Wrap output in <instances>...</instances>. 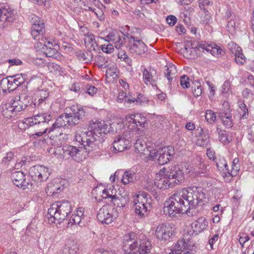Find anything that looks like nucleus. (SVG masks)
I'll list each match as a JSON object with an SVG mask.
<instances>
[{
	"mask_svg": "<svg viewBox=\"0 0 254 254\" xmlns=\"http://www.w3.org/2000/svg\"><path fill=\"white\" fill-rule=\"evenodd\" d=\"M206 198L205 191L201 187L193 186L184 189L166 201L164 212L170 217H175L196 206H202Z\"/></svg>",
	"mask_w": 254,
	"mask_h": 254,
	"instance_id": "nucleus-1",
	"label": "nucleus"
},
{
	"mask_svg": "<svg viewBox=\"0 0 254 254\" xmlns=\"http://www.w3.org/2000/svg\"><path fill=\"white\" fill-rule=\"evenodd\" d=\"M123 248L127 254H147L152 249L151 242L144 236H139L133 232L125 235L123 239Z\"/></svg>",
	"mask_w": 254,
	"mask_h": 254,
	"instance_id": "nucleus-2",
	"label": "nucleus"
},
{
	"mask_svg": "<svg viewBox=\"0 0 254 254\" xmlns=\"http://www.w3.org/2000/svg\"><path fill=\"white\" fill-rule=\"evenodd\" d=\"M89 131H87L86 139L87 146L89 147L88 150H92L104 141V137L109 131L108 125L104 121L92 120L89 122Z\"/></svg>",
	"mask_w": 254,
	"mask_h": 254,
	"instance_id": "nucleus-3",
	"label": "nucleus"
},
{
	"mask_svg": "<svg viewBox=\"0 0 254 254\" xmlns=\"http://www.w3.org/2000/svg\"><path fill=\"white\" fill-rule=\"evenodd\" d=\"M71 211V204L68 201H59L51 205L48 209L47 217L51 223H55L57 221L60 223Z\"/></svg>",
	"mask_w": 254,
	"mask_h": 254,
	"instance_id": "nucleus-4",
	"label": "nucleus"
},
{
	"mask_svg": "<svg viewBox=\"0 0 254 254\" xmlns=\"http://www.w3.org/2000/svg\"><path fill=\"white\" fill-rule=\"evenodd\" d=\"M148 195L145 192H140L134 198V206L135 213L140 217H144L150 209V202L148 199Z\"/></svg>",
	"mask_w": 254,
	"mask_h": 254,
	"instance_id": "nucleus-5",
	"label": "nucleus"
},
{
	"mask_svg": "<svg viewBox=\"0 0 254 254\" xmlns=\"http://www.w3.org/2000/svg\"><path fill=\"white\" fill-rule=\"evenodd\" d=\"M133 137V131L127 129L122 134L118 135L113 143V151L120 152L128 148L131 142L130 139Z\"/></svg>",
	"mask_w": 254,
	"mask_h": 254,
	"instance_id": "nucleus-6",
	"label": "nucleus"
},
{
	"mask_svg": "<svg viewBox=\"0 0 254 254\" xmlns=\"http://www.w3.org/2000/svg\"><path fill=\"white\" fill-rule=\"evenodd\" d=\"M118 216L117 211L109 204L103 205L99 210L97 218L103 224H109L114 221Z\"/></svg>",
	"mask_w": 254,
	"mask_h": 254,
	"instance_id": "nucleus-7",
	"label": "nucleus"
},
{
	"mask_svg": "<svg viewBox=\"0 0 254 254\" xmlns=\"http://www.w3.org/2000/svg\"><path fill=\"white\" fill-rule=\"evenodd\" d=\"M29 175L33 181L40 183L48 179L50 175L49 169L42 165H35L30 168Z\"/></svg>",
	"mask_w": 254,
	"mask_h": 254,
	"instance_id": "nucleus-8",
	"label": "nucleus"
},
{
	"mask_svg": "<svg viewBox=\"0 0 254 254\" xmlns=\"http://www.w3.org/2000/svg\"><path fill=\"white\" fill-rule=\"evenodd\" d=\"M174 187L180 184L184 180V174L178 166H172L171 168H163Z\"/></svg>",
	"mask_w": 254,
	"mask_h": 254,
	"instance_id": "nucleus-9",
	"label": "nucleus"
},
{
	"mask_svg": "<svg viewBox=\"0 0 254 254\" xmlns=\"http://www.w3.org/2000/svg\"><path fill=\"white\" fill-rule=\"evenodd\" d=\"M126 119L131 126V127H129L128 130L133 131V135L140 131L139 127H144L147 121L146 118L141 114L130 115L127 116Z\"/></svg>",
	"mask_w": 254,
	"mask_h": 254,
	"instance_id": "nucleus-10",
	"label": "nucleus"
},
{
	"mask_svg": "<svg viewBox=\"0 0 254 254\" xmlns=\"http://www.w3.org/2000/svg\"><path fill=\"white\" fill-rule=\"evenodd\" d=\"M64 149L66 159L70 157L77 162H81L86 158V152L82 148L78 149L74 146L66 145Z\"/></svg>",
	"mask_w": 254,
	"mask_h": 254,
	"instance_id": "nucleus-11",
	"label": "nucleus"
},
{
	"mask_svg": "<svg viewBox=\"0 0 254 254\" xmlns=\"http://www.w3.org/2000/svg\"><path fill=\"white\" fill-rule=\"evenodd\" d=\"M100 37L106 41L114 43L117 49L120 48L123 44L124 40L122 39L119 32L116 30H106L100 33Z\"/></svg>",
	"mask_w": 254,
	"mask_h": 254,
	"instance_id": "nucleus-12",
	"label": "nucleus"
},
{
	"mask_svg": "<svg viewBox=\"0 0 254 254\" xmlns=\"http://www.w3.org/2000/svg\"><path fill=\"white\" fill-rule=\"evenodd\" d=\"M130 44L129 51L136 55H141L147 51V47L140 39L134 36H130L129 38Z\"/></svg>",
	"mask_w": 254,
	"mask_h": 254,
	"instance_id": "nucleus-13",
	"label": "nucleus"
},
{
	"mask_svg": "<svg viewBox=\"0 0 254 254\" xmlns=\"http://www.w3.org/2000/svg\"><path fill=\"white\" fill-rule=\"evenodd\" d=\"M174 233V229L170 224H161L155 230L156 237L161 240H168Z\"/></svg>",
	"mask_w": 254,
	"mask_h": 254,
	"instance_id": "nucleus-14",
	"label": "nucleus"
},
{
	"mask_svg": "<svg viewBox=\"0 0 254 254\" xmlns=\"http://www.w3.org/2000/svg\"><path fill=\"white\" fill-rule=\"evenodd\" d=\"M44 33V23L40 17L34 16L32 18L31 35L35 40H39Z\"/></svg>",
	"mask_w": 254,
	"mask_h": 254,
	"instance_id": "nucleus-15",
	"label": "nucleus"
},
{
	"mask_svg": "<svg viewBox=\"0 0 254 254\" xmlns=\"http://www.w3.org/2000/svg\"><path fill=\"white\" fill-rule=\"evenodd\" d=\"M66 112L68 113L74 125H77L82 121L86 114L84 109L82 107L77 105H72L66 108Z\"/></svg>",
	"mask_w": 254,
	"mask_h": 254,
	"instance_id": "nucleus-16",
	"label": "nucleus"
},
{
	"mask_svg": "<svg viewBox=\"0 0 254 254\" xmlns=\"http://www.w3.org/2000/svg\"><path fill=\"white\" fill-rule=\"evenodd\" d=\"M73 120H71L70 116L68 112L62 114L52 124L50 127L49 131H53L57 128L62 127H72L74 126Z\"/></svg>",
	"mask_w": 254,
	"mask_h": 254,
	"instance_id": "nucleus-17",
	"label": "nucleus"
},
{
	"mask_svg": "<svg viewBox=\"0 0 254 254\" xmlns=\"http://www.w3.org/2000/svg\"><path fill=\"white\" fill-rule=\"evenodd\" d=\"M168 177L166 172H163V168L160 170L159 174H156L155 180V185L160 189H167L174 187Z\"/></svg>",
	"mask_w": 254,
	"mask_h": 254,
	"instance_id": "nucleus-18",
	"label": "nucleus"
},
{
	"mask_svg": "<svg viewBox=\"0 0 254 254\" xmlns=\"http://www.w3.org/2000/svg\"><path fill=\"white\" fill-rule=\"evenodd\" d=\"M196 48L199 51L202 50L204 52V50H205L217 57L222 55L224 53L222 48L214 43L208 44L205 42H201L198 44Z\"/></svg>",
	"mask_w": 254,
	"mask_h": 254,
	"instance_id": "nucleus-19",
	"label": "nucleus"
},
{
	"mask_svg": "<svg viewBox=\"0 0 254 254\" xmlns=\"http://www.w3.org/2000/svg\"><path fill=\"white\" fill-rule=\"evenodd\" d=\"M25 177V174L21 171H15L11 174V179L15 186L22 187L23 189H30L29 186L31 189H34V187H32L33 184L27 181Z\"/></svg>",
	"mask_w": 254,
	"mask_h": 254,
	"instance_id": "nucleus-20",
	"label": "nucleus"
},
{
	"mask_svg": "<svg viewBox=\"0 0 254 254\" xmlns=\"http://www.w3.org/2000/svg\"><path fill=\"white\" fill-rule=\"evenodd\" d=\"M14 10L10 7L6 6L0 7V22L3 25H6L11 22L15 18Z\"/></svg>",
	"mask_w": 254,
	"mask_h": 254,
	"instance_id": "nucleus-21",
	"label": "nucleus"
},
{
	"mask_svg": "<svg viewBox=\"0 0 254 254\" xmlns=\"http://www.w3.org/2000/svg\"><path fill=\"white\" fill-rule=\"evenodd\" d=\"M30 118L33 125L41 124V126L43 127H44V125H48L49 123L53 120L52 115L48 113H39Z\"/></svg>",
	"mask_w": 254,
	"mask_h": 254,
	"instance_id": "nucleus-22",
	"label": "nucleus"
},
{
	"mask_svg": "<svg viewBox=\"0 0 254 254\" xmlns=\"http://www.w3.org/2000/svg\"><path fill=\"white\" fill-rule=\"evenodd\" d=\"M62 254H79V245L76 241L68 240L62 250Z\"/></svg>",
	"mask_w": 254,
	"mask_h": 254,
	"instance_id": "nucleus-23",
	"label": "nucleus"
},
{
	"mask_svg": "<svg viewBox=\"0 0 254 254\" xmlns=\"http://www.w3.org/2000/svg\"><path fill=\"white\" fill-rule=\"evenodd\" d=\"M208 222L203 217L198 218L191 224V228L196 235L203 232L207 227Z\"/></svg>",
	"mask_w": 254,
	"mask_h": 254,
	"instance_id": "nucleus-24",
	"label": "nucleus"
},
{
	"mask_svg": "<svg viewBox=\"0 0 254 254\" xmlns=\"http://www.w3.org/2000/svg\"><path fill=\"white\" fill-rule=\"evenodd\" d=\"M229 49L231 52L235 55V60L237 63L243 64L245 60L244 59V55L242 53V50L240 47L233 42H231L228 44Z\"/></svg>",
	"mask_w": 254,
	"mask_h": 254,
	"instance_id": "nucleus-25",
	"label": "nucleus"
},
{
	"mask_svg": "<svg viewBox=\"0 0 254 254\" xmlns=\"http://www.w3.org/2000/svg\"><path fill=\"white\" fill-rule=\"evenodd\" d=\"M8 102L11 104L12 109L16 114L25 109L27 106V104L21 100L20 96L18 95L13 97Z\"/></svg>",
	"mask_w": 254,
	"mask_h": 254,
	"instance_id": "nucleus-26",
	"label": "nucleus"
},
{
	"mask_svg": "<svg viewBox=\"0 0 254 254\" xmlns=\"http://www.w3.org/2000/svg\"><path fill=\"white\" fill-rule=\"evenodd\" d=\"M171 149L169 147H164L159 150V155L157 158L158 163L164 165L168 163L172 154L170 152Z\"/></svg>",
	"mask_w": 254,
	"mask_h": 254,
	"instance_id": "nucleus-27",
	"label": "nucleus"
},
{
	"mask_svg": "<svg viewBox=\"0 0 254 254\" xmlns=\"http://www.w3.org/2000/svg\"><path fill=\"white\" fill-rule=\"evenodd\" d=\"M63 189V187L59 183L58 180H56L48 184L46 191L48 195H53L59 193Z\"/></svg>",
	"mask_w": 254,
	"mask_h": 254,
	"instance_id": "nucleus-28",
	"label": "nucleus"
},
{
	"mask_svg": "<svg viewBox=\"0 0 254 254\" xmlns=\"http://www.w3.org/2000/svg\"><path fill=\"white\" fill-rule=\"evenodd\" d=\"M143 80L144 83L148 85L151 84L152 86L156 85L155 79H154L150 69L148 70L145 67H142Z\"/></svg>",
	"mask_w": 254,
	"mask_h": 254,
	"instance_id": "nucleus-29",
	"label": "nucleus"
},
{
	"mask_svg": "<svg viewBox=\"0 0 254 254\" xmlns=\"http://www.w3.org/2000/svg\"><path fill=\"white\" fill-rule=\"evenodd\" d=\"M166 67L167 68L164 72V75L167 77L169 82H170L176 77L177 70L176 66L172 64H168Z\"/></svg>",
	"mask_w": 254,
	"mask_h": 254,
	"instance_id": "nucleus-30",
	"label": "nucleus"
},
{
	"mask_svg": "<svg viewBox=\"0 0 254 254\" xmlns=\"http://www.w3.org/2000/svg\"><path fill=\"white\" fill-rule=\"evenodd\" d=\"M111 202H113L115 206L117 207L122 208L125 207L128 202V197L127 196H122L119 195H116L113 199H111Z\"/></svg>",
	"mask_w": 254,
	"mask_h": 254,
	"instance_id": "nucleus-31",
	"label": "nucleus"
},
{
	"mask_svg": "<svg viewBox=\"0 0 254 254\" xmlns=\"http://www.w3.org/2000/svg\"><path fill=\"white\" fill-rule=\"evenodd\" d=\"M136 180V174L131 170L126 171L122 176V182L125 185L133 183Z\"/></svg>",
	"mask_w": 254,
	"mask_h": 254,
	"instance_id": "nucleus-32",
	"label": "nucleus"
},
{
	"mask_svg": "<svg viewBox=\"0 0 254 254\" xmlns=\"http://www.w3.org/2000/svg\"><path fill=\"white\" fill-rule=\"evenodd\" d=\"M44 127H42L41 126V124H37L36 125H34L33 127H34L35 129V133L32 134L34 138H36L39 136H41L43 135L44 134L46 133L47 131L48 133L52 132V131H49L50 128L48 127V125H44Z\"/></svg>",
	"mask_w": 254,
	"mask_h": 254,
	"instance_id": "nucleus-33",
	"label": "nucleus"
},
{
	"mask_svg": "<svg viewBox=\"0 0 254 254\" xmlns=\"http://www.w3.org/2000/svg\"><path fill=\"white\" fill-rule=\"evenodd\" d=\"M2 114L3 117L8 119L14 117L17 114L12 109V107L9 102L6 103L2 106Z\"/></svg>",
	"mask_w": 254,
	"mask_h": 254,
	"instance_id": "nucleus-34",
	"label": "nucleus"
},
{
	"mask_svg": "<svg viewBox=\"0 0 254 254\" xmlns=\"http://www.w3.org/2000/svg\"><path fill=\"white\" fill-rule=\"evenodd\" d=\"M38 41V47H42V49H44L45 48H49V47H54L57 45V42L51 39L46 38L42 35L41 38H40L39 40H36Z\"/></svg>",
	"mask_w": 254,
	"mask_h": 254,
	"instance_id": "nucleus-35",
	"label": "nucleus"
},
{
	"mask_svg": "<svg viewBox=\"0 0 254 254\" xmlns=\"http://www.w3.org/2000/svg\"><path fill=\"white\" fill-rule=\"evenodd\" d=\"M86 136H87V131L82 133V134L76 132L74 134V140L78 142L80 144L83 145L85 149L87 151H90V150H88L89 147L85 145L86 144V139L87 138ZM88 137H89V136H88Z\"/></svg>",
	"mask_w": 254,
	"mask_h": 254,
	"instance_id": "nucleus-36",
	"label": "nucleus"
},
{
	"mask_svg": "<svg viewBox=\"0 0 254 254\" xmlns=\"http://www.w3.org/2000/svg\"><path fill=\"white\" fill-rule=\"evenodd\" d=\"M75 55L79 61L85 63L91 62L93 58L92 55L90 52L78 51L76 52Z\"/></svg>",
	"mask_w": 254,
	"mask_h": 254,
	"instance_id": "nucleus-37",
	"label": "nucleus"
},
{
	"mask_svg": "<svg viewBox=\"0 0 254 254\" xmlns=\"http://www.w3.org/2000/svg\"><path fill=\"white\" fill-rule=\"evenodd\" d=\"M240 165L239 163V160L238 158H235L233 159L231 170L228 169L227 171V175L232 177L236 176L238 172L240 170Z\"/></svg>",
	"mask_w": 254,
	"mask_h": 254,
	"instance_id": "nucleus-38",
	"label": "nucleus"
},
{
	"mask_svg": "<svg viewBox=\"0 0 254 254\" xmlns=\"http://www.w3.org/2000/svg\"><path fill=\"white\" fill-rule=\"evenodd\" d=\"M1 85L4 86V90H7L8 92H11L16 89L18 86L13 82L12 79H3L1 81Z\"/></svg>",
	"mask_w": 254,
	"mask_h": 254,
	"instance_id": "nucleus-39",
	"label": "nucleus"
},
{
	"mask_svg": "<svg viewBox=\"0 0 254 254\" xmlns=\"http://www.w3.org/2000/svg\"><path fill=\"white\" fill-rule=\"evenodd\" d=\"M65 148V145H64L63 146H57L54 148H51L49 150V152H53V153L58 158H65V150L64 149Z\"/></svg>",
	"mask_w": 254,
	"mask_h": 254,
	"instance_id": "nucleus-40",
	"label": "nucleus"
},
{
	"mask_svg": "<svg viewBox=\"0 0 254 254\" xmlns=\"http://www.w3.org/2000/svg\"><path fill=\"white\" fill-rule=\"evenodd\" d=\"M116 190L114 189V187H110L109 188L105 189L102 190L101 197L103 199L111 198L113 199L114 196H116Z\"/></svg>",
	"mask_w": 254,
	"mask_h": 254,
	"instance_id": "nucleus-41",
	"label": "nucleus"
},
{
	"mask_svg": "<svg viewBox=\"0 0 254 254\" xmlns=\"http://www.w3.org/2000/svg\"><path fill=\"white\" fill-rule=\"evenodd\" d=\"M116 190L114 189V187H110L109 188L105 189L102 190L101 197L103 199L111 198L113 199L114 196H116Z\"/></svg>",
	"mask_w": 254,
	"mask_h": 254,
	"instance_id": "nucleus-42",
	"label": "nucleus"
},
{
	"mask_svg": "<svg viewBox=\"0 0 254 254\" xmlns=\"http://www.w3.org/2000/svg\"><path fill=\"white\" fill-rule=\"evenodd\" d=\"M206 171V167L203 162H200L199 166L194 168L191 172V175L194 177L201 176V174L205 173Z\"/></svg>",
	"mask_w": 254,
	"mask_h": 254,
	"instance_id": "nucleus-43",
	"label": "nucleus"
},
{
	"mask_svg": "<svg viewBox=\"0 0 254 254\" xmlns=\"http://www.w3.org/2000/svg\"><path fill=\"white\" fill-rule=\"evenodd\" d=\"M33 124L30 118L24 119L19 122L18 128L21 130H25L31 127H33Z\"/></svg>",
	"mask_w": 254,
	"mask_h": 254,
	"instance_id": "nucleus-44",
	"label": "nucleus"
},
{
	"mask_svg": "<svg viewBox=\"0 0 254 254\" xmlns=\"http://www.w3.org/2000/svg\"><path fill=\"white\" fill-rule=\"evenodd\" d=\"M205 117L206 121L210 124L213 123L216 120L215 113L211 110L206 111Z\"/></svg>",
	"mask_w": 254,
	"mask_h": 254,
	"instance_id": "nucleus-45",
	"label": "nucleus"
},
{
	"mask_svg": "<svg viewBox=\"0 0 254 254\" xmlns=\"http://www.w3.org/2000/svg\"><path fill=\"white\" fill-rule=\"evenodd\" d=\"M82 220L81 217L72 214L67 223V227H72L73 225H78Z\"/></svg>",
	"mask_w": 254,
	"mask_h": 254,
	"instance_id": "nucleus-46",
	"label": "nucleus"
},
{
	"mask_svg": "<svg viewBox=\"0 0 254 254\" xmlns=\"http://www.w3.org/2000/svg\"><path fill=\"white\" fill-rule=\"evenodd\" d=\"M210 6L209 0H199V6L203 13H207L209 11Z\"/></svg>",
	"mask_w": 254,
	"mask_h": 254,
	"instance_id": "nucleus-47",
	"label": "nucleus"
},
{
	"mask_svg": "<svg viewBox=\"0 0 254 254\" xmlns=\"http://www.w3.org/2000/svg\"><path fill=\"white\" fill-rule=\"evenodd\" d=\"M43 50H44V54L47 57L56 58V55L58 54L57 50L51 47L45 48Z\"/></svg>",
	"mask_w": 254,
	"mask_h": 254,
	"instance_id": "nucleus-48",
	"label": "nucleus"
},
{
	"mask_svg": "<svg viewBox=\"0 0 254 254\" xmlns=\"http://www.w3.org/2000/svg\"><path fill=\"white\" fill-rule=\"evenodd\" d=\"M209 135L208 134H206L203 135V134L200 135V138L197 139L196 141V144L199 146H204L207 145L209 142Z\"/></svg>",
	"mask_w": 254,
	"mask_h": 254,
	"instance_id": "nucleus-49",
	"label": "nucleus"
},
{
	"mask_svg": "<svg viewBox=\"0 0 254 254\" xmlns=\"http://www.w3.org/2000/svg\"><path fill=\"white\" fill-rule=\"evenodd\" d=\"M219 138L220 141L223 143H229L231 139L229 138L226 131L222 130L219 132Z\"/></svg>",
	"mask_w": 254,
	"mask_h": 254,
	"instance_id": "nucleus-50",
	"label": "nucleus"
},
{
	"mask_svg": "<svg viewBox=\"0 0 254 254\" xmlns=\"http://www.w3.org/2000/svg\"><path fill=\"white\" fill-rule=\"evenodd\" d=\"M36 96L43 98L45 100V103H50L51 100L49 97V92L46 90H40L37 92Z\"/></svg>",
	"mask_w": 254,
	"mask_h": 254,
	"instance_id": "nucleus-51",
	"label": "nucleus"
},
{
	"mask_svg": "<svg viewBox=\"0 0 254 254\" xmlns=\"http://www.w3.org/2000/svg\"><path fill=\"white\" fill-rule=\"evenodd\" d=\"M180 85L185 89L190 86V78L186 75H183L180 77Z\"/></svg>",
	"mask_w": 254,
	"mask_h": 254,
	"instance_id": "nucleus-52",
	"label": "nucleus"
},
{
	"mask_svg": "<svg viewBox=\"0 0 254 254\" xmlns=\"http://www.w3.org/2000/svg\"><path fill=\"white\" fill-rule=\"evenodd\" d=\"M134 147L138 152L142 153L146 148L145 143L140 139H137L134 144Z\"/></svg>",
	"mask_w": 254,
	"mask_h": 254,
	"instance_id": "nucleus-53",
	"label": "nucleus"
},
{
	"mask_svg": "<svg viewBox=\"0 0 254 254\" xmlns=\"http://www.w3.org/2000/svg\"><path fill=\"white\" fill-rule=\"evenodd\" d=\"M193 94L195 97H198L202 94V87L200 83H196L192 86Z\"/></svg>",
	"mask_w": 254,
	"mask_h": 254,
	"instance_id": "nucleus-54",
	"label": "nucleus"
},
{
	"mask_svg": "<svg viewBox=\"0 0 254 254\" xmlns=\"http://www.w3.org/2000/svg\"><path fill=\"white\" fill-rule=\"evenodd\" d=\"M216 165L218 168L221 169L224 172H225L226 175H227V171L228 170V165L225 159H220L219 161L217 162Z\"/></svg>",
	"mask_w": 254,
	"mask_h": 254,
	"instance_id": "nucleus-55",
	"label": "nucleus"
},
{
	"mask_svg": "<svg viewBox=\"0 0 254 254\" xmlns=\"http://www.w3.org/2000/svg\"><path fill=\"white\" fill-rule=\"evenodd\" d=\"M106 77H112L113 78H115L118 76V69L116 67H110L106 70Z\"/></svg>",
	"mask_w": 254,
	"mask_h": 254,
	"instance_id": "nucleus-56",
	"label": "nucleus"
},
{
	"mask_svg": "<svg viewBox=\"0 0 254 254\" xmlns=\"http://www.w3.org/2000/svg\"><path fill=\"white\" fill-rule=\"evenodd\" d=\"M47 67L49 70L54 73H57L60 70V66L54 63H49L47 64Z\"/></svg>",
	"mask_w": 254,
	"mask_h": 254,
	"instance_id": "nucleus-57",
	"label": "nucleus"
},
{
	"mask_svg": "<svg viewBox=\"0 0 254 254\" xmlns=\"http://www.w3.org/2000/svg\"><path fill=\"white\" fill-rule=\"evenodd\" d=\"M232 117V114L229 108L222 109L219 113V117L220 119L227 118Z\"/></svg>",
	"mask_w": 254,
	"mask_h": 254,
	"instance_id": "nucleus-58",
	"label": "nucleus"
},
{
	"mask_svg": "<svg viewBox=\"0 0 254 254\" xmlns=\"http://www.w3.org/2000/svg\"><path fill=\"white\" fill-rule=\"evenodd\" d=\"M100 48L103 52L107 54H111L114 51V47L113 45L111 44L102 45L101 46Z\"/></svg>",
	"mask_w": 254,
	"mask_h": 254,
	"instance_id": "nucleus-59",
	"label": "nucleus"
},
{
	"mask_svg": "<svg viewBox=\"0 0 254 254\" xmlns=\"http://www.w3.org/2000/svg\"><path fill=\"white\" fill-rule=\"evenodd\" d=\"M223 125L227 128H231L233 125V121L232 117L227 118H223L221 119Z\"/></svg>",
	"mask_w": 254,
	"mask_h": 254,
	"instance_id": "nucleus-60",
	"label": "nucleus"
},
{
	"mask_svg": "<svg viewBox=\"0 0 254 254\" xmlns=\"http://www.w3.org/2000/svg\"><path fill=\"white\" fill-rule=\"evenodd\" d=\"M33 63L39 67H43L47 64V62L44 59L39 58L33 59Z\"/></svg>",
	"mask_w": 254,
	"mask_h": 254,
	"instance_id": "nucleus-61",
	"label": "nucleus"
},
{
	"mask_svg": "<svg viewBox=\"0 0 254 254\" xmlns=\"http://www.w3.org/2000/svg\"><path fill=\"white\" fill-rule=\"evenodd\" d=\"M43 103H45V100L43 98L36 96L34 100V104L35 107H40L42 109L44 108V105Z\"/></svg>",
	"mask_w": 254,
	"mask_h": 254,
	"instance_id": "nucleus-62",
	"label": "nucleus"
},
{
	"mask_svg": "<svg viewBox=\"0 0 254 254\" xmlns=\"http://www.w3.org/2000/svg\"><path fill=\"white\" fill-rule=\"evenodd\" d=\"M14 158V153L12 152H8L6 153L2 160V162L4 164L8 163L11 160Z\"/></svg>",
	"mask_w": 254,
	"mask_h": 254,
	"instance_id": "nucleus-63",
	"label": "nucleus"
},
{
	"mask_svg": "<svg viewBox=\"0 0 254 254\" xmlns=\"http://www.w3.org/2000/svg\"><path fill=\"white\" fill-rule=\"evenodd\" d=\"M250 240L249 236L245 233H242L240 236L239 242L240 244L244 246V245Z\"/></svg>",
	"mask_w": 254,
	"mask_h": 254,
	"instance_id": "nucleus-64",
	"label": "nucleus"
}]
</instances>
